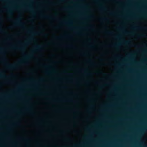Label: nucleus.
Segmentation results:
<instances>
[{
    "label": "nucleus",
    "instance_id": "f704fd0d",
    "mask_svg": "<svg viewBox=\"0 0 147 147\" xmlns=\"http://www.w3.org/2000/svg\"><path fill=\"white\" fill-rule=\"evenodd\" d=\"M43 67H47V66H44Z\"/></svg>",
    "mask_w": 147,
    "mask_h": 147
},
{
    "label": "nucleus",
    "instance_id": "72a5a7b5",
    "mask_svg": "<svg viewBox=\"0 0 147 147\" xmlns=\"http://www.w3.org/2000/svg\"><path fill=\"white\" fill-rule=\"evenodd\" d=\"M52 57H54L55 56V55H52Z\"/></svg>",
    "mask_w": 147,
    "mask_h": 147
},
{
    "label": "nucleus",
    "instance_id": "7ed1b4c3",
    "mask_svg": "<svg viewBox=\"0 0 147 147\" xmlns=\"http://www.w3.org/2000/svg\"><path fill=\"white\" fill-rule=\"evenodd\" d=\"M22 19V18L20 16H19L14 22V24L15 25H19L22 26H23L24 25V24L21 21Z\"/></svg>",
    "mask_w": 147,
    "mask_h": 147
},
{
    "label": "nucleus",
    "instance_id": "f8f14e48",
    "mask_svg": "<svg viewBox=\"0 0 147 147\" xmlns=\"http://www.w3.org/2000/svg\"><path fill=\"white\" fill-rule=\"evenodd\" d=\"M100 8L101 10L105 9H106L105 7H103L102 5L100 6Z\"/></svg>",
    "mask_w": 147,
    "mask_h": 147
},
{
    "label": "nucleus",
    "instance_id": "ddd939ff",
    "mask_svg": "<svg viewBox=\"0 0 147 147\" xmlns=\"http://www.w3.org/2000/svg\"><path fill=\"white\" fill-rule=\"evenodd\" d=\"M125 33L127 34H134L132 32H126Z\"/></svg>",
    "mask_w": 147,
    "mask_h": 147
},
{
    "label": "nucleus",
    "instance_id": "6ab92c4d",
    "mask_svg": "<svg viewBox=\"0 0 147 147\" xmlns=\"http://www.w3.org/2000/svg\"><path fill=\"white\" fill-rule=\"evenodd\" d=\"M29 40H34V38L32 37L31 36Z\"/></svg>",
    "mask_w": 147,
    "mask_h": 147
},
{
    "label": "nucleus",
    "instance_id": "ea45409f",
    "mask_svg": "<svg viewBox=\"0 0 147 147\" xmlns=\"http://www.w3.org/2000/svg\"><path fill=\"white\" fill-rule=\"evenodd\" d=\"M30 21H32V20H31Z\"/></svg>",
    "mask_w": 147,
    "mask_h": 147
},
{
    "label": "nucleus",
    "instance_id": "6e6552de",
    "mask_svg": "<svg viewBox=\"0 0 147 147\" xmlns=\"http://www.w3.org/2000/svg\"><path fill=\"white\" fill-rule=\"evenodd\" d=\"M32 54H30L28 55H24V57L25 59H27L32 57Z\"/></svg>",
    "mask_w": 147,
    "mask_h": 147
},
{
    "label": "nucleus",
    "instance_id": "39448f33",
    "mask_svg": "<svg viewBox=\"0 0 147 147\" xmlns=\"http://www.w3.org/2000/svg\"><path fill=\"white\" fill-rule=\"evenodd\" d=\"M28 32H30L33 35H38L40 34H41L42 33V32H31L30 30H28Z\"/></svg>",
    "mask_w": 147,
    "mask_h": 147
},
{
    "label": "nucleus",
    "instance_id": "473e14b6",
    "mask_svg": "<svg viewBox=\"0 0 147 147\" xmlns=\"http://www.w3.org/2000/svg\"><path fill=\"white\" fill-rule=\"evenodd\" d=\"M43 80V78H42L41 79H40V80Z\"/></svg>",
    "mask_w": 147,
    "mask_h": 147
},
{
    "label": "nucleus",
    "instance_id": "1a4fd4ad",
    "mask_svg": "<svg viewBox=\"0 0 147 147\" xmlns=\"http://www.w3.org/2000/svg\"><path fill=\"white\" fill-rule=\"evenodd\" d=\"M24 9L26 10L30 11L32 12H33L31 9V8L29 6H28L27 7H24Z\"/></svg>",
    "mask_w": 147,
    "mask_h": 147
},
{
    "label": "nucleus",
    "instance_id": "412c9836",
    "mask_svg": "<svg viewBox=\"0 0 147 147\" xmlns=\"http://www.w3.org/2000/svg\"><path fill=\"white\" fill-rule=\"evenodd\" d=\"M68 8V7H65L63 8V9L64 10H67Z\"/></svg>",
    "mask_w": 147,
    "mask_h": 147
},
{
    "label": "nucleus",
    "instance_id": "c9c22d12",
    "mask_svg": "<svg viewBox=\"0 0 147 147\" xmlns=\"http://www.w3.org/2000/svg\"><path fill=\"white\" fill-rule=\"evenodd\" d=\"M90 46L91 47H93V46H92V45H91Z\"/></svg>",
    "mask_w": 147,
    "mask_h": 147
},
{
    "label": "nucleus",
    "instance_id": "393cba45",
    "mask_svg": "<svg viewBox=\"0 0 147 147\" xmlns=\"http://www.w3.org/2000/svg\"><path fill=\"white\" fill-rule=\"evenodd\" d=\"M3 60L5 61H6V59L5 58H3Z\"/></svg>",
    "mask_w": 147,
    "mask_h": 147
},
{
    "label": "nucleus",
    "instance_id": "a19ab883",
    "mask_svg": "<svg viewBox=\"0 0 147 147\" xmlns=\"http://www.w3.org/2000/svg\"><path fill=\"white\" fill-rule=\"evenodd\" d=\"M104 74L105 75H106V74Z\"/></svg>",
    "mask_w": 147,
    "mask_h": 147
},
{
    "label": "nucleus",
    "instance_id": "c85d7f7f",
    "mask_svg": "<svg viewBox=\"0 0 147 147\" xmlns=\"http://www.w3.org/2000/svg\"><path fill=\"white\" fill-rule=\"evenodd\" d=\"M139 36H144V34H141V35H140Z\"/></svg>",
    "mask_w": 147,
    "mask_h": 147
},
{
    "label": "nucleus",
    "instance_id": "f3484780",
    "mask_svg": "<svg viewBox=\"0 0 147 147\" xmlns=\"http://www.w3.org/2000/svg\"><path fill=\"white\" fill-rule=\"evenodd\" d=\"M102 20H107V18H104L102 19Z\"/></svg>",
    "mask_w": 147,
    "mask_h": 147
},
{
    "label": "nucleus",
    "instance_id": "7c9ffc66",
    "mask_svg": "<svg viewBox=\"0 0 147 147\" xmlns=\"http://www.w3.org/2000/svg\"><path fill=\"white\" fill-rule=\"evenodd\" d=\"M62 23H64V24H67V23L65 22H63Z\"/></svg>",
    "mask_w": 147,
    "mask_h": 147
},
{
    "label": "nucleus",
    "instance_id": "2f4dec72",
    "mask_svg": "<svg viewBox=\"0 0 147 147\" xmlns=\"http://www.w3.org/2000/svg\"><path fill=\"white\" fill-rule=\"evenodd\" d=\"M91 61V60H90V59H89L88 60V61H89V62H90V61Z\"/></svg>",
    "mask_w": 147,
    "mask_h": 147
},
{
    "label": "nucleus",
    "instance_id": "58836bf2",
    "mask_svg": "<svg viewBox=\"0 0 147 147\" xmlns=\"http://www.w3.org/2000/svg\"><path fill=\"white\" fill-rule=\"evenodd\" d=\"M64 72V73H65V71H64V72Z\"/></svg>",
    "mask_w": 147,
    "mask_h": 147
},
{
    "label": "nucleus",
    "instance_id": "4c0bfd02",
    "mask_svg": "<svg viewBox=\"0 0 147 147\" xmlns=\"http://www.w3.org/2000/svg\"><path fill=\"white\" fill-rule=\"evenodd\" d=\"M53 71L54 72V71H55V70H53Z\"/></svg>",
    "mask_w": 147,
    "mask_h": 147
},
{
    "label": "nucleus",
    "instance_id": "e433bc0d",
    "mask_svg": "<svg viewBox=\"0 0 147 147\" xmlns=\"http://www.w3.org/2000/svg\"><path fill=\"white\" fill-rule=\"evenodd\" d=\"M88 101H90V100H88Z\"/></svg>",
    "mask_w": 147,
    "mask_h": 147
},
{
    "label": "nucleus",
    "instance_id": "9b49d317",
    "mask_svg": "<svg viewBox=\"0 0 147 147\" xmlns=\"http://www.w3.org/2000/svg\"><path fill=\"white\" fill-rule=\"evenodd\" d=\"M106 33L109 34H112L113 33L111 31H105V32Z\"/></svg>",
    "mask_w": 147,
    "mask_h": 147
},
{
    "label": "nucleus",
    "instance_id": "423d86ee",
    "mask_svg": "<svg viewBox=\"0 0 147 147\" xmlns=\"http://www.w3.org/2000/svg\"><path fill=\"white\" fill-rule=\"evenodd\" d=\"M7 13L10 16H11L12 15L13 13L10 10H8L7 11ZM11 16H9L8 17V18L9 19H10L11 18Z\"/></svg>",
    "mask_w": 147,
    "mask_h": 147
},
{
    "label": "nucleus",
    "instance_id": "cd10ccee",
    "mask_svg": "<svg viewBox=\"0 0 147 147\" xmlns=\"http://www.w3.org/2000/svg\"><path fill=\"white\" fill-rule=\"evenodd\" d=\"M95 2L96 3H99V1H97V0H95Z\"/></svg>",
    "mask_w": 147,
    "mask_h": 147
},
{
    "label": "nucleus",
    "instance_id": "f257e3e1",
    "mask_svg": "<svg viewBox=\"0 0 147 147\" xmlns=\"http://www.w3.org/2000/svg\"><path fill=\"white\" fill-rule=\"evenodd\" d=\"M24 59H22L19 61L17 63L14 64H10L7 63L6 64L7 68L9 69H14L16 68L20 64L24 63Z\"/></svg>",
    "mask_w": 147,
    "mask_h": 147
},
{
    "label": "nucleus",
    "instance_id": "a878e982",
    "mask_svg": "<svg viewBox=\"0 0 147 147\" xmlns=\"http://www.w3.org/2000/svg\"><path fill=\"white\" fill-rule=\"evenodd\" d=\"M55 38L57 39H59L60 38L59 37H55Z\"/></svg>",
    "mask_w": 147,
    "mask_h": 147
},
{
    "label": "nucleus",
    "instance_id": "aec40b11",
    "mask_svg": "<svg viewBox=\"0 0 147 147\" xmlns=\"http://www.w3.org/2000/svg\"><path fill=\"white\" fill-rule=\"evenodd\" d=\"M48 34H43V35L45 37H47L48 36Z\"/></svg>",
    "mask_w": 147,
    "mask_h": 147
},
{
    "label": "nucleus",
    "instance_id": "9d476101",
    "mask_svg": "<svg viewBox=\"0 0 147 147\" xmlns=\"http://www.w3.org/2000/svg\"><path fill=\"white\" fill-rule=\"evenodd\" d=\"M84 70L85 72V74H86L87 75H90V73H88V69H86Z\"/></svg>",
    "mask_w": 147,
    "mask_h": 147
},
{
    "label": "nucleus",
    "instance_id": "4468645a",
    "mask_svg": "<svg viewBox=\"0 0 147 147\" xmlns=\"http://www.w3.org/2000/svg\"><path fill=\"white\" fill-rule=\"evenodd\" d=\"M0 32H2V33H7L6 32H5L4 30H3L2 29H0Z\"/></svg>",
    "mask_w": 147,
    "mask_h": 147
},
{
    "label": "nucleus",
    "instance_id": "c756f323",
    "mask_svg": "<svg viewBox=\"0 0 147 147\" xmlns=\"http://www.w3.org/2000/svg\"><path fill=\"white\" fill-rule=\"evenodd\" d=\"M45 72L46 74H48V73H49V72L48 71H45Z\"/></svg>",
    "mask_w": 147,
    "mask_h": 147
},
{
    "label": "nucleus",
    "instance_id": "4be33fe9",
    "mask_svg": "<svg viewBox=\"0 0 147 147\" xmlns=\"http://www.w3.org/2000/svg\"><path fill=\"white\" fill-rule=\"evenodd\" d=\"M0 76L1 77H5L6 76L5 75H0Z\"/></svg>",
    "mask_w": 147,
    "mask_h": 147
},
{
    "label": "nucleus",
    "instance_id": "b1692460",
    "mask_svg": "<svg viewBox=\"0 0 147 147\" xmlns=\"http://www.w3.org/2000/svg\"><path fill=\"white\" fill-rule=\"evenodd\" d=\"M110 14L111 15H113L114 14V13H113L111 12L110 13Z\"/></svg>",
    "mask_w": 147,
    "mask_h": 147
},
{
    "label": "nucleus",
    "instance_id": "a211bd4d",
    "mask_svg": "<svg viewBox=\"0 0 147 147\" xmlns=\"http://www.w3.org/2000/svg\"><path fill=\"white\" fill-rule=\"evenodd\" d=\"M119 45V44H116L114 45V46L115 47H117V46Z\"/></svg>",
    "mask_w": 147,
    "mask_h": 147
},
{
    "label": "nucleus",
    "instance_id": "f03ea898",
    "mask_svg": "<svg viewBox=\"0 0 147 147\" xmlns=\"http://www.w3.org/2000/svg\"><path fill=\"white\" fill-rule=\"evenodd\" d=\"M28 43V41H26V42L22 45L23 46L21 47H17L15 46L12 45L11 46V48L13 49L19 50L21 51H23L25 49V46Z\"/></svg>",
    "mask_w": 147,
    "mask_h": 147
},
{
    "label": "nucleus",
    "instance_id": "79ce46f5",
    "mask_svg": "<svg viewBox=\"0 0 147 147\" xmlns=\"http://www.w3.org/2000/svg\"><path fill=\"white\" fill-rule=\"evenodd\" d=\"M60 1H62V0H60Z\"/></svg>",
    "mask_w": 147,
    "mask_h": 147
},
{
    "label": "nucleus",
    "instance_id": "20e7f679",
    "mask_svg": "<svg viewBox=\"0 0 147 147\" xmlns=\"http://www.w3.org/2000/svg\"><path fill=\"white\" fill-rule=\"evenodd\" d=\"M43 47L42 45H36L34 48L32 50V53L34 52L37 51H38L41 50Z\"/></svg>",
    "mask_w": 147,
    "mask_h": 147
},
{
    "label": "nucleus",
    "instance_id": "5701e85b",
    "mask_svg": "<svg viewBox=\"0 0 147 147\" xmlns=\"http://www.w3.org/2000/svg\"><path fill=\"white\" fill-rule=\"evenodd\" d=\"M116 37L117 38H119V36H116Z\"/></svg>",
    "mask_w": 147,
    "mask_h": 147
},
{
    "label": "nucleus",
    "instance_id": "2eb2a0df",
    "mask_svg": "<svg viewBox=\"0 0 147 147\" xmlns=\"http://www.w3.org/2000/svg\"><path fill=\"white\" fill-rule=\"evenodd\" d=\"M134 29H141V27H140L138 26H135L133 27Z\"/></svg>",
    "mask_w": 147,
    "mask_h": 147
},
{
    "label": "nucleus",
    "instance_id": "0eeeda50",
    "mask_svg": "<svg viewBox=\"0 0 147 147\" xmlns=\"http://www.w3.org/2000/svg\"><path fill=\"white\" fill-rule=\"evenodd\" d=\"M41 17L47 19H51L52 18L51 16H49L45 15H42Z\"/></svg>",
    "mask_w": 147,
    "mask_h": 147
},
{
    "label": "nucleus",
    "instance_id": "bb28decb",
    "mask_svg": "<svg viewBox=\"0 0 147 147\" xmlns=\"http://www.w3.org/2000/svg\"><path fill=\"white\" fill-rule=\"evenodd\" d=\"M24 140L27 142H28L29 141V140L28 139H24Z\"/></svg>",
    "mask_w": 147,
    "mask_h": 147
},
{
    "label": "nucleus",
    "instance_id": "dca6fc26",
    "mask_svg": "<svg viewBox=\"0 0 147 147\" xmlns=\"http://www.w3.org/2000/svg\"><path fill=\"white\" fill-rule=\"evenodd\" d=\"M129 42L128 41L125 40L124 42V43L125 44H128L129 43Z\"/></svg>",
    "mask_w": 147,
    "mask_h": 147
}]
</instances>
